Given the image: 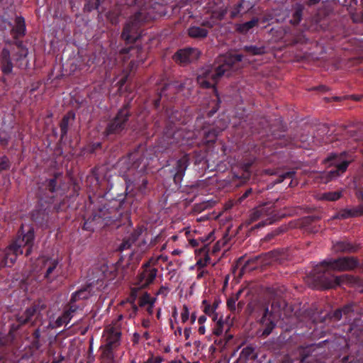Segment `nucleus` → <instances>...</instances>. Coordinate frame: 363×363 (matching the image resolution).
Returning <instances> with one entry per match:
<instances>
[{"instance_id":"nucleus-1","label":"nucleus","mask_w":363,"mask_h":363,"mask_svg":"<svg viewBox=\"0 0 363 363\" xmlns=\"http://www.w3.org/2000/svg\"><path fill=\"white\" fill-rule=\"evenodd\" d=\"M357 264L356 259L352 257H342L337 259H326L322 262L314 269L320 286L324 289L334 288L337 286L348 283L350 277L347 275L334 277L330 275V270L345 271L354 269Z\"/></svg>"},{"instance_id":"nucleus-2","label":"nucleus","mask_w":363,"mask_h":363,"mask_svg":"<svg viewBox=\"0 0 363 363\" xmlns=\"http://www.w3.org/2000/svg\"><path fill=\"white\" fill-rule=\"evenodd\" d=\"M241 55H228L222 57V62L216 67L206 66L202 68L198 74L197 82L204 88L214 87L219 79L224 75L229 76L232 72L239 68V63L242 61Z\"/></svg>"},{"instance_id":"nucleus-3","label":"nucleus","mask_w":363,"mask_h":363,"mask_svg":"<svg viewBox=\"0 0 363 363\" xmlns=\"http://www.w3.org/2000/svg\"><path fill=\"white\" fill-rule=\"evenodd\" d=\"M24 228L23 225L21 226V235L7 247L11 254L10 257L11 262H15L18 256L23 254V247H26V256H28L32 252L35 240L34 230L30 227L25 230Z\"/></svg>"},{"instance_id":"nucleus-4","label":"nucleus","mask_w":363,"mask_h":363,"mask_svg":"<svg viewBox=\"0 0 363 363\" xmlns=\"http://www.w3.org/2000/svg\"><path fill=\"white\" fill-rule=\"evenodd\" d=\"M145 9H140V11L135 16L130 19L125 24L122 33V38L128 42L135 41L139 37V26L143 21H148L149 18H155V16L150 15L149 17L145 16Z\"/></svg>"},{"instance_id":"nucleus-5","label":"nucleus","mask_w":363,"mask_h":363,"mask_svg":"<svg viewBox=\"0 0 363 363\" xmlns=\"http://www.w3.org/2000/svg\"><path fill=\"white\" fill-rule=\"evenodd\" d=\"M325 162L334 167V169L323 174V179H325V182H328L345 172L351 160L347 159L345 154L332 155L328 157Z\"/></svg>"},{"instance_id":"nucleus-6","label":"nucleus","mask_w":363,"mask_h":363,"mask_svg":"<svg viewBox=\"0 0 363 363\" xmlns=\"http://www.w3.org/2000/svg\"><path fill=\"white\" fill-rule=\"evenodd\" d=\"M104 337L107 347L106 353L112 359L113 354L111 350L119 345L121 338V329L118 322L113 323L105 328Z\"/></svg>"},{"instance_id":"nucleus-7","label":"nucleus","mask_w":363,"mask_h":363,"mask_svg":"<svg viewBox=\"0 0 363 363\" xmlns=\"http://www.w3.org/2000/svg\"><path fill=\"white\" fill-rule=\"evenodd\" d=\"M35 270H45V277L53 280L59 274L58 260L55 257L42 256L37 259Z\"/></svg>"},{"instance_id":"nucleus-8","label":"nucleus","mask_w":363,"mask_h":363,"mask_svg":"<svg viewBox=\"0 0 363 363\" xmlns=\"http://www.w3.org/2000/svg\"><path fill=\"white\" fill-rule=\"evenodd\" d=\"M143 271L140 274L137 284L139 288H143L153 282L156 278L157 269L152 266H147V263L143 264Z\"/></svg>"},{"instance_id":"nucleus-9","label":"nucleus","mask_w":363,"mask_h":363,"mask_svg":"<svg viewBox=\"0 0 363 363\" xmlns=\"http://www.w3.org/2000/svg\"><path fill=\"white\" fill-rule=\"evenodd\" d=\"M200 54L196 48H186L179 50L174 57L177 62L184 64L197 60Z\"/></svg>"},{"instance_id":"nucleus-10","label":"nucleus","mask_w":363,"mask_h":363,"mask_svg":"<svg viewBox=\"0 0 363 363\" xmlns=\"http://www.w3.org/2000/svg\"><path fill=\"white\" fill-rule=\"evenodd\" d=\"M128 116V112L127 109H121L113 122H111L108 128L107 133H114L121 131L125 125V123L126 122Z\"/></svg>"},{"instance_id":"nucleus-11","label":"nucleus","mask_w":363,"mask_h":363,"mask_svg":"<svg viewBox=\"0 0 363 363\" xmlns=\"http://www.w3.org/2000/svg\"><path fill=\"white\" fill-rule=\"evenodd\" d=\"M188 165L189 159L186 155L183 156L177 162L175 169L173 172L174 180L176 184L180 183V182L182 180Z\"/></svg>"},{"instance_id":"nucleus-12","label":"nucleus","mask_w":363,"mask_h":363,"mask_svg":"<svg viewBox=\"0 0 363 363\" xmlns=\"http://www.w3.org/2000/svg\"><path fill=\"white\" fill-rule=\"evenodd\" d=\"M78 307L71 305L69 310L66 311L61 316L58 317L54 323H50L52 328L61 327L64 324H67L74 313L78 311Z\"/></svg>"},{"instance_id":"nucleus-13","label":"nucleus","mask_w":363,"mask_h":363,"mask_svg":"<svg viewBox=\"0 0 363 363\" xmlns=\"http://www.w3.org/2000/svg\"><path fill=\"white\" fill-rule=\"evenodd\" d=\"M40 306L39 305L33 306L29 308H27L23 314L18 317V321L21 324H26L32 320V318L37 315L40 311Z\"/></svg>"},{"instance_id":"nucleus-14","label":"nucleus","mask_w":363,"mask_h":363,"mask_svg":"<svg viewBox=\"0 0 363 363\" xmlns=\"http://www.w3.org/2000/svg\"><path fill=\"white\" fill-rule=\"evenodd\" d=\"M208 33V30L200 26H191L188 30V34L190 37L194 38H203L207 36Z\"/></svg>"},{"instance_id":"nucleus-15","label":"nucleus","mask_w":363,"mask_h":363,"mask_svg":"<svg viewBox=\"0 0 363 363\" xmlns=\"http://www.w3.org/2000/svg\"><path fill=\"white\" fill-rule=\"evenodd\" d=\"M16 26L13 28V32L15 37L22 36L26 32V25L24 18L22 17H17L15 21Z\"/></svg>"},{"instance_id":"nucleus-16","label":"nucleus","mask_w":363,"mask_h":363,"mask_svg":"<svg viewBox=\"0 0 363 363\" xmlns=\"http://www.w3.org/2000/svg\"><path fill=\"white\" fill-rule=\"evenodd\" d=\"M11 254L6 247L4 250H0V268L4 267H10L15 262H11L10 257Z\"/></svg>"},{"instance_id":"nucleus-17","label":"nucleus","mask_w":363,"mask_h":363,"mask_svg":"<svg viewBox=\"0 0 363 363\" xmlns=\"http://www.w3.org/2000/svg\"><path fill=\"white\" fill-rule=\"evenodd\" d=\"M203 304L205 305L203 310V312L209 317H211L213 321L217 320L220 318L216 311L217 306L208 304L206 300L203 301Z\"/></svg>"},{"instance_id":"nucleus-18","label":"nucleus","mask_w":363,"mask_h":363,"mask_svg":"<svg viewBox=\"0 0 363 363\" xmlns=\"http://www.w3.org/2000/svg\"><path fill=\"white\" fill-rule=\"evenodd\" d=\"M201 134H202L204 137L203 142L205 143H209L215 141L218 134V130L215 129H207L206 128H204L201 130Z\"/></svg>"},{"instance_id":"nucleus-19","label":"nucleus","mask_w":363,"mask_h":363,"mask_svg":"<svg viewBox=\"0 0 363 363\" xmlns=\"http://www.w3.org/2000/svg\"><path fill=\"white\" fill-rule=\"evenodd\" d=\"M267 315H268V308H266L264 315L261 320L262 324L266 325V328L263 330V332L262 333V335H269L271 333L272 329L274 327V324L273 323V322L272 320H267Z\"/></svg>"},{"instance_id":"nucleus-20","label":"nucleus","mask_w":363,"mask_h":363,"mask_svg":"<svg viewBox=\"0 0 363 363\" xmlns=\"http://www.w3.org/2000/svg\"><path fill=\"white\" fill-rule=\"evenodd\" d=\"M333 247L335 252H350L354 250V247L346 241H337Z\"/></svg>"},{"instance_id":"nucleus-21","label":"nucleus","mask_w":363,"mask_h":363,"mask_svg":"<svg viewBox=\"0 0 363 363\" xmlns=\"http://www.w3.org/2000/svg\"><path fill=\"white\" fill-rule=\"evenodd\" d=\"M168 257L164 255H160L157 256L152 257L147 263V266H152L155 267V266H160L162 263L167 262Z\"/></svg>"},{"instance_id":"nucleus-22","label":"nucleus","mask_w":363,"mask_h":363,"mask_svg":"<svg viewBox=\"0 0 363 363\" xmlns=\"http://www.w3.org/2000/svg\"><path fill=\"white\" fill-rule=\"evenodd\" d=\"M2 57L4 61L6 62V65H4L2 70L4 73H10L12 71V64L10 60L9 52L4 49L2 51Z\"/></svg>"},{"instance_id":"nucleus-23","label":"nucleus","mask_w":363,"mask_h":363,"mask_svg":"<svg viewBox=\"0 0 363 363\" xmlns=\"http://www.w3.org/2000/svg\"><path fill=\"white\" fill-rule=\"evenodd\" d=\"M258 23L257 18H253L252 20L245 22L244 23L237 25V29L242 33L247 32L250 29L257 26Z\"/></svg>"},{"instance_id":"nucleus-24","label":"nucleus","mask_w":363,"mask_h":363,"mask_svg":"<svg viewBox=\"0 0 363 363\" xmlns=\"http://www.w3.org/2000/svg\"><path fill=\"white\" fill-rule=\"evenodd\" d=\"M341 195V191L328 192L323 194L319 199L333 201L339 199Z\"/></svg>"},{"instance_id":"nucleus-25","label":"nucleus","mask_w":363,"mask_h":363,"mask_svg":"<svg viewBox=\"0 0 363 363\" xmlns=\"http://www.w3.org/2000/svg\"><path fill=\"white\" fill-rule=\"evenodd\" d=\"M156 298H152L148 294H145L140 298V305L141 306H145L146 305H151V308L154 306Z\"/></svg>"},{"instance_id":"nucleus-26","label":"nucleus","mask_w":363,"mask_h":363,"mask_svg":"<svg viewBox=\"0 0 363 363\" xmlns=\"http://www.w3.org/2000/svg\"><path fill=\"white\" fill-rule=\"evenodd\" d=\"M216 323V326L213 329V334L219 336L220 335L223 330H224V321L223 320L222 318L220 317L217 319V320L214 321Z\"/></svg>"},{"instance_id":"nucleus-27","label":"nucleus","mask_w":363,"mask_h":363,"mask_svg":"<svg viewBox=\"0 0 363 363\" xmlns=\"http://www.w3.org/2000/svg\"><path fill=\"white\" fill-rule=\"evenodd\" d=\"M201 252L204 253V258L203 259L199 258L196 261V264L199 269H203L204 267H206L209 263L211 259H210V257L206 253L205 249H202L201 250Z\"/></svg>"},{"instance_id":"nucleus-28","label":"nucleus","mask_w":363,"mask_h":363,"mask_svg":"<svg viewBox=\"0 0 363 363\" xmlns=\"http://www.w3.org/2000/svg\"><path fill=\"white\" fill-rule=\"evenodd\" d=\"M240 294V291L237 293L235 296L230 297L227 301V306L228 309L233 312L236 310V302L238 299V296Z\"/></svg>"},{"instance_id":"nucleus-29","label":"nucleus","mask_w":363,"mask_h":363,"mask_svg":"<svg viewBox=\"0 0 363 363\" xmlns=\"http://www.w3.org/2000/svg\"><path fill=\"white\" fill-rule=\"evenodd\" d=\"M182 232H184L188 240H189V244L192 246V247H196L199 245V241L197 239H194V238H191V233H192V231L191 230L190 228L188 227V228H184L183 230H182Z\"/></svg>"},{"instance_id":"nucleus-30","label":"nucleus","mask_w":363,"mask_h":363,"mask_svg":"<svg viewBox=\"0 0 363 363\" xmlns=\"http://www.w3.org/2000/svg\"><path fill=\"white\" fill-rule=\"evenodd\" d=\"M265 213V210L264 208H260V209H257L255 210L251 215L250 216V220L251 221H254V220H257L258 218H262L263 217V216L264 215Z\"/></svg>"},{"instance_id":"nucleus-31","label":"nucleus","mask_w":363,"mask_h":363,"mask_svg":"<svg viewBox=\"0 0 363 363\" xmlns=\"http://www.w3.org/2000/svg\"><path fill=\"white\" fill-rule=\"evenodd\" d=\"M189 310L186 305H184L181 312V320L182 323H186L189 319Z\"/></svg>"},{"instance_id":"nucleus-32","label":"nucleus","mask_w":363,"mask_h":363,"mask_svg":"<svg viewBox=\"0 0 363 363\" xmlns=\"http://www.w3.org/2000/svg\"><path fill=\"white\" fill-rule=\"evenodd\" d=\"M194 135V133L188 132L186 133L184 136H183L182 144L183 145H191V143L189 142L191 139L193 138Z\"/></svg>"},{"instance_id":"nucleus-33","label":"nucleus","mask_w":363,"mask_h":363,"mask_svg":"<svg viewBox=\"0 0 363 363\" xmlns=\"http://www.w3.org/2000/svg\"><path fill=\"white\" fill-rule=\"evenodd\" d=\"M247 50L253 55H260L264 52V49L262 48H257V47H247L246 48Z\"/></svg>"},{"instance_id":"nucleus-34","label":"nucleus","mask_w":363,"mask_h":363,"mask_svg":"<svg viewBox=\"0 0 363 363\" xmlns=\"http://www.w3.org/2000/svg\"><path fill=\"white\" fill-rule=\"evenodd\" d=\"M350 309H351L350 306H346L344 308H342V310L337 311L335 313V316L337 319H339L342 315V314L346 315L350 311Z\"/></svg>"},{"instance_id":"nucleus-35","label":"nucleus","mask_w":363,"mask_h":363,"mask_svg":"<svg viewBox=\"0 0 363 363\" xmlns=\"http://www.w3.org/2000/svg\"><path fill=\"white\" fill-rule=\"evenodd\" d=\"M294 174V172H286L282 174H281L279 177V179H277V181H276L277 183H280L284 179H285L286 178H292Z\"/></svg>"},{"instance_id":"nucleus-36","label":"nucleus","mask_w":363,"mask_h":363,"mask_svg":"<svg viewBox=\"0 0 363 363\" xmlns=\"http://www.w3.org/2000/svg\"><path fill=\"white\" fill-rule=\"evenodd\" d=\"M162 358L159 356H151L143 363H162Z\"/></svg>"},{"instance_id":"nucleus-37","label":"nucleus","mask_w":363,"mask_h":363,"mask_svg":"<svg viewBox=\"0 0 363 363\" xmlns=\"http://www.w3.org/2000/svg\"><path fill=\"white\" fill-rule=\"evenodd\" d=\"M253 352L254 350L252 347H247L242 350L241 352V357H250L253 354Z\"/></svg>"},{"instance_id":"nucleus-38","label":"nucleus","mask_w":363,"mask_h":363,"mask_svg":"<svg viewBox=\"0 0 363 363\" xmlns=\"http://www.w3.org/2000/svg\"><path fill=\"white\" fill-rule=\"evenodd\" d=\"M18 49H19V57L16 60H24L28 55L27 49H26L24 48H19Z\"/></svg>"},{"instance_id":"nucleus-39","label":"nucleus","mask_w":363,"mask_h":363,"mask_svg":"<svg viewBox=\"0 0 363 363\" xmlns=\"http://www.w3.org/2000/svg\"><path fill=\"white\" fill-rule=\"evenodd\" d=\"M9 167V160L6 157L0 158V170L5 169Z\"/></svg>"},{"instance_id":"nucleus-40","label":"nucleus","mask_w":363,"mask_h":363,"mask_svg":"<svg viewBox=\"0 0 363 363\" xmlns=\"http://www.w3.org/2000/svg\"><path fill=\"white\" fill-rule=\"evenodd\" d=\"M169 293V289L166 286H162L159 289V291L157 292L156 295H162V296H166L167 294Z\"/></svg>"},{"instance_id":"nucleus-41","label":"nucleus","mask_w":363,"mask_h":363,"mask_svg":"<svg viewBox=\"0 0 363 363\" xmlns=\"http://www.w3.org/2000/svg\"><path fill=\"white\" fill-rule=\"evenodd\" d=\"M69 117L67 116H65L63 118V121H62V123L61 124V129H62V131L65 133L66 132V128H67V123H68V120H69Z\"/></svg>"},{"instance_id":"nucleus-42","label":"nucleus","mask_w":363,"mask_h":363,"mask_svg":"<svg viewBox=\"0 0 363 363\" xmlns=\"http://www.w3.org/2000/svg\"><path fill=\"white\" fill-rule=\"evenodd\" d=\"M84 292L83 291H77L75 292L72 297V301H76L77 300L82 298V295Z\"/></svg>"},{"instance_id":"nucleus-43","label":"nucleus","mask_w":363,"mask_h":363,"mask_svg":"<svg viewBox=\"0 0 363 363\" xmlns=\"http://www.w3.org/2000/svg\"><path fill=\"white\" fill-rule=\"evenodd\" d=\"M191 334V329L190 328H184V335L186 340L190 337Z\"/></svg>"},{"instance_id":"nucleus-44","label":"nucleus","mask_w":363,"mask_h":363,"mask_svg":"<svg viewBox=\"0 0 363 363\" xmlns=\"http://www.w3.org/2000/svg\"><path fill=\"white\" fill-rule=\"evenodd\" d=\"M133 168L139 169V172H144L145 170V164L141 167H140L138 164V162H134V164H133Z\"/></svg>"},{"instance_id":"nucleus-45","label":"nucleus","mask_w":363,"mask_h":363,"mask_svg":"<svg viewBox=\"0 0 363 363\" xmlns=\"http://www.w3.org/2000/svg\"><path fill=\"white\" fill-rule=\"evenodd\" d=\"M207 274H208V272L206 270L201 269V270L199 271L197 274V279H201V278L203 277Z\"/></svg>"},{"instance_id":"nucleus-46","label":"nucleus","mask_w":363,"mask_h":363,"mask_svg":"<svg viewBox=\"0 0 363 363\" xmlns=\"http://www.w3.org/2000/svg\"><path fill=\"white\" fill-rule=\"evenodd\" d=\"M206 321V317L205 315H201L198 319V323L199 325H204Z\"/></svg>"},{"instance_id":"nucleus-47","label":"nucleus","mask_w":363,"mask_h":363,"mask_svg":"<svg viewBox=\"0 0 363 363\" xmlns=\"http://www.w3.org/2000/svg\"><path fill=\"white\" fill-rule=\"evenodd\" d=\"M198 332L201 335H204L205 334L206 328H205L204 325H200V326L199 327V329H198Z\"/></svg>"},{"instance_id":"nucleus-48","label":"nucleus","mask_w":363,"mask_h":363,"mask_svg":"<svg viewBox=\"0 0 363 363\" xmlns=\"http://www.w3.org/2000/svg\"><path fill=\"white\" fill-rule=\"evenodd\" d=\"M301 11H297L295 13V17L296 18V20L295 21L296 23H298L301 21Z\"/></svg>"},{"instance_id":"nucleus-49","label":"nucleus","mask_w":363,"mask_h":363,"mask_svg":"<svg viewBox=\"0 0 363 363\" xmlns=\"http://www.w3.org/2000/svg\"><path fill=\"white\" fill-rule=\"evenodd\" d=\"M271 223H272V219H267L266 221L262 222V223H259L257 225V227L264 226V225H269V224H271Z\"/></svg>"},{"instance_id":"nucleus-50","label":"nucleus","mask_w":363,"mask_h":363,"mask_svg":"<svg viewBox=\"0 0 363 363\" xmlns=\"http://www.w3.org/2000/svg\"><path fill=\"white\" fill-rule=\"evenodd\" d=\"M226 13V11L225 10H223L221 11L217 16V18L219 19V20H221L223 16L225 15Z\"/></svg>"},{"instance_id":"nucleus-51","label":"nucleus","mask_w":363,"mask_h":363,"mask_svg":"<svg viewBox=\"0 0 363 363\" xmlns=\"http://www.w3.org/2000/svg\"><path fill=\"white\" fill-rule=\"evenodd\" d=\"M84 228L85 230H92L93 229L89 226V223L86 221L84 224Z\"/></svg>"},{"instance_id":"nucleus-52","label":"nucleus","mask_w":363,"mask_h":363,"mask_svg":"<svg viewBox=\"0 0 363 363\" xmlns=\"http://www.w3.org/2000/svg\"><path fill=\"white\" fill-rule=\"evenodd\" d=\"M238 13H239V9H236L235 11H233L231 12V14H230L231 17L235 18L238 15Z\"/></svg>"},{"instance_id":"nucleus-53","label":"nucleus","mask_w":363,"mask_h":363,"mask_svg":"<svg viewBox=\"0 0 363 363\" xmlns=\"http://www.w3.org/2000/svg\"><path fill=\"white\" fill-rule=\"evenodd\" d=\"M202 25H203V26H206V27H208V28H212V27L213 26V23H210V22H207V21H206V22H203V23H202Z\"/></svg>"},{"instance_id":"nucleus-54","label":"nucleus","mask_w":363,"mask_h":363,"mask_svg":"<svg viewBox=\"0 0 363 363\" xmlns=\"http://www.w3.org/2000/svg\"><path fill=\"white\" fill-rule=\"evenodd\" d=\"M196 314L195 313H192L191 315V322L192 324H194V322L196 321Z\"/></svg>"},{"instance_id":"nucleus-55","label":"nucleus","mask_w":363,"mask_h":363,"mask_svg":"<svg viewBox=\"0 0 363 363\" xmlns=\"http://www.w3.org/2000/svg\"><path fill=\"white\" fill-rule=\"evenodd\" d=\"M34 335L36 339H38L40 337V330L38 329L35 331Z\"/></svg>"},{"instance_id":"nucleus-56","label":"nucleus","mask_w":363,"mask_h":363,"mask_svg":"<svg viewBox=\"0 0 363 363\" xmlns=\"http://www.w3.org/2000/svg\"><path fill=\"white\" fill-rule=\"evenodd\" d=\"M182 133L180 131V130H178L177 132H176L174 135V136L176 138H179L180 136H182Z\"/></svg>"},{"instance_id":"nucleus-57","label":"nucleus","mask_w":363,"mask_h":363,"mask_svg":"<svg viewBox=\"0 0 363 363\" xmlns=\"http://www.w3.org/2000/svg\"><path fill=\"white\" fill-rule=\"evenodd\" d=\"M147 312L150 313V314H152L153 313V307L151 308V305H147Z\"/></svg>"},{"instance_id":"nucleus-58","label":"nucleus","mask_w":363,"mask_h":363,"mask_svg":"<svg viewBox=\"0 0 363 363\" xmlns=\"http://www.w3.org/2000/svg\"><path fill=\"white\" fill-rule=\"evenodd\" d=\"M181 253H182V250H174L172 252V254H173V255H180Z\"/></svg>"},{"instance_id":"nucleus-59","label":"nucleus","mask_w":363,"mask_h":363,"mask_svg":"<svg viewBox=\"0 0 363 363\" xmlns=\"http://www.w3.org/2000/svg\"><path fill=\"white\" fill-rule=\"evenodd\" d=\"M108 18L110 19L112 23H117L118 21L116 19L112 18L110 15L108 16Z\"/></svg>"},{"instance_id":"nucleus-60","label":"nucleus","mask_w":363,"mask_h":363,"mask_svg":"<svg viewBox=\"0 0 363 363\" xmlns=\"http://www.w3.org/2000/svg\"><path fill=\"white\" fill-rule=\"evenodd\" d=\"M172 315L176 318V316L177 315V308H174V311L172 312Z\"/></svg>"},{"instance_id":"nucleus-61","label":"nucleus","mask_w":363,"mask_h":363,"mask_svg":"<svg viewBox=\"0 0 363 363\" xmlns=\"http://www.w3.org/2000/svg\"><path fill=\"white\" fill-rule=\"evenodd\" d=\"M250 192H251V190H248V191H247L244 194V195H243V198H246V197L248 196V194H250Z\"/></svg>"},{"instance_id":"nucleus-62","label":"nucleus","mask_w":363,"mask_h":363,"mask_svg":"<svg viewBox=\"0 0 363 363\" xmlns=\"http://www.w3.org/2000/svg\"><path fill=\"white\" fill-rule=\"evenodd\" d=\"M85 9H87L88 11H90L92 9V7H90L89 5H86Z\"/></svg>"},{"instance_id":"nucleus-63","label":"nucleus","mask_w":363,"mask_h":363,"mask_svg":"<svg viewBox=\"0 0 363 363\" xmlns=\"http://www.w3.org/2000/svg\"><path fill=\"white\" fill-rule=\"evenodd\" d=\"M144 336L145 337L146 339L149 338V334L147 333H145Z\"/></svg>"},{"instance_id":"nucleus-64","label":"nucleus","mask_w":363,"mask_h":363,"mask_svg":"<svg viewBox=\"0 0 363 363\" xmlns=\"http://www.w3.org/2000/svg\"><path fill=\"white\" fill-rule=\"evenodd\" d=\"M172 238L174 240H176L177 239V235H174L172 237Z\"/></svg>"}]
</instances>
